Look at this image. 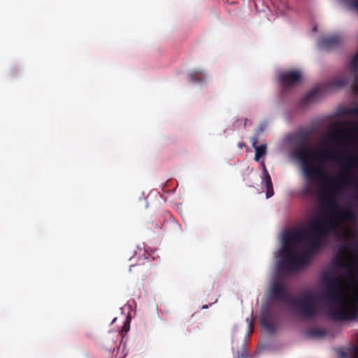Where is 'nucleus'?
Instances as JSON below:
<instances>
[{
  "instance_id": "nucleus-2",
  "label": "nucleus",
  "mask_w": 358,
  "mask_h": 358,
  "mask_svg": "<svg viewBox=\"0 0 358 358\" xmlns=\"http://www.w3.org/2000/svg\"><path fill=\"white\" fill-rule=\"evenodd\" d=\"M346 163L342 166L341 172L337 177L327 176L320 165H313L309 162L301 163L303 175L306 184L302 189L304 194H313L311 184L318 180L320 185L318 194L322 206L329 210L331 213L338 215L341 209L337 203L336 197L352 182V172L358 167V156H345Z\"/></svg>"
},
{
  "instance_id": "nucleus-25",
  "label": "nucleus",
  "mask_w": 358,
  "mask_h": 358,
  "mask_svg": "<svg viewBox=\"0 0 358 358\" xmlns=\"http://www.w3.org/2000/svg\"><path fill=\"white\" fill-rule=\"evenodd\" d=\"M208 308V305H205L202 307L203 309H206V308Z\"/></svg>"
},
{
  "instance_id": "nucleus-18",
  "label": "nucleus",
  "mask_w": 358,
  "mask_h": 358,
  "mask_svg": "<svg viewBox=\"0 0 358 358\" xmlns=\"http://www.w3.org/2000/svg\"><path fill=\"white\" fill-rule=\"evenodd\" d=\"M308 335L312 338H322L326 335L324 329L313 328L308 331Z\"/></svg>"
},
{
  "instance_id": "nucleus-7",
  "label": "nucleus",
  "mask_w": 358,
  "mask_h": 358,
  "mask_svg": "<svg viewBox=\"0 0 358 358\" xmlns=\"http://www.w3.org/2000/svg\"><path fill=\"white\" fill-rule=\"evenodd\" d=\"M301 75L297 71H288L280 73L278 76L280 83L284 87H291L299 83L301 80Z\"/></svg>"
},
{
  "instance_id": "nucleus-26",
  "label": "nucleus",
  "mask_w": 358,
  "mask_h": 358,
  "mask_svg": "<svg viewBox=\"0 0 358 358\" xmlns=\"http://www.w3.org/2000/svg\"><path fill=\"white\" fill-rule=\"evenodd\" d=\"M341 355H342V357H345L346 356V355H345V352H342V354H341Z\"/></svg>"
},
{
  "instance_id": "nucleus-14",
  "label": "nucleus",
  "mask_w": 358,
  "mask_h": 358,
  "mask_svg": "<svg viewBox=\"0 0 358 358\" xmlns=\"http://www.w3.org/2000/svg\"><path fill=\"white\" fill-rule=\"evenodd\" d=\"M260 324L269 333L274 334L277 329L276 324L270 320L267 315H262L260 317Z\"/></svg>"
},
{
  "instance_id": "nucleus-1",
  "label": "nucleus",
  "mask_w": 358,
  "mask_h": 358,
  "mask_svg": "<svg viewBox=\"0 0 358 358\" xmlns=\"http://www.w3.org/2000/svg\"><path fill=\"white\" fill-rule=\"evenodd\" d=\"M355 218L351 210H343L338 215L331 213L323 219L313 220L308 230L286 231L282 237L285 256L279 263V269L290 273L307 265L310 254L320 248L324 238L336 232L341 222Z\"/></svg>"
},
{
  "instance_id": "nucleus-24",
  "label": "nucleus",
  "mask_w": 358,
  "mask_h": 358,
  "mask_svg": "<svg viewBox=\"0 0 358 358\" xmlns=\"http://www.w3.org/2000/svg\"><path fill=\"white\" fill-rule=\"evenodd\" d=\"M353 266H355V270H356V273L358 275V262H356L353 264Z\"/></svg>"
},
{
  "instance_id": "nucleus-9",
  "label": "nucleus",
  "mask_w": 358,
  "mask_h": 358,
  "mask_svg": "<svg viewBox=\"0 0 358 358\" xmlns=\"http://www.w3.org/2000/svg\"><path fill=\"white\" fill-rule=\"evenodd\" d=\"M313 131L310 129H305L299 131L294 137L295 143L298 148L303 149L309 145Z\"/></svg>"
},
{
  "instance_id": "nucleus-21",
  "label": "nucleus",
  "mask_w": 358,
  "mask_h": 358,
  "mask_svg": "<svg viewBox=\"0 0 358 358\" xmlns=\"http://www.w3.org/2000/svg\"><path fill=\"white\" fill-rule=\"evenodd\" d=\"M347 113L350 115H357L358 116V106L357 107H353L349 108Z\"/></svg>"
},
{
  "instance_id": "nucleus-3",
  "label": "nucleus",
  "mask_w": 358,
  "mask_h": 358,
  "mask_svg": "<svg viewBox=\"0 0 358 358\" xmlns=\"http://www.w3.org/2000/svg\"><path fill=\"white\" fill-rule=\"evenodd\" d=\"M322 280L326 285V289L320 299L329 302L328 316L336 321L356 319L358 317V308L349 303L342 295L341 277H334L325 273L322 276Z\"/></svg>"
},
{
  "instance_id": "nucleus-20",
  "label": "nucleus",
  "mask_w": 358,
  "mask_h": 358,
  "mask_svg": "<svg viewBox=\"0 0 358 358\" xmlns=\"http://www.w3.org/2000/svg\"><path fill=\"white\" fill-rule=\"evenodd\" d=\"M348 6L350 10L358 12V0H349Z\"/></svg>"
},
{
  "instance_id": "nucleus-19",
  "label": "nucleus",
  "mask_w": 358,
  "mask_h": 358,
  "mask_svg": "<svg viewBox=\"0 0 358 358\" xmlns=\"http://www.w3.org/2000/svg\"><path fill=\"white\" fill-rule=\"evenodd\" d=\"M350 68L354 71H357L358 70V52L352 59L350 62Z\"/></svg>"
},
{
  "instance_id": "nucleus-6",
  "label": "nucleus",
  "mask_w": 358,
  "mask_h": 358,
  "mask_svg": "<svg viewBox=\"0 0 358 358\" xmlns=\"http://www.w3.org/2000/svg\"><path fill=\"white\" fill-rule=\"evenodd\" d=\"M270 296L273 299L280 300L288 303L292 299L289 296L285 285L278 278H275L271 282Z\"/></svg>"
},
{
  "instance_id": "nucleus-16",
  "label": "nucleus",
  "mask_w": 358,
  "mask_h": 358,
  "mask_svg": "<svg viewBox=\"0 0 358 358\" xmlns=\"http://www.w3.org/2000/svg\"><path fill=\"white\" fill-rule=\"evenodd\" d=\"M188 78L192 83H200L205 79V75L201 71H194L189 74Z\"/></svg>"
},
{
  "instance_id": "nucleus-8",
  "label": "nucleus",
  "mask_w": 358,
  "mask_h": 358,
  "mask_svg": "<svg viewBox=\"0 0 358 358\" xmlns=\"http://www.w3.org/2000/svg\"><path fill=\"white\" fill-rule=\"evenodd\" d=\"M350 133L358 134V122L354 123V127L350 129H342L331 132L328 137L324 140L325 143L339 144L340 140L343 136H347Z\"/></svg>"
},
{
  "instance_id": "nucleus-27",
  "label": "nucleus",
  "mask_w": 358,
  "mask_h": 358,
  "mask_svg": "<svg viewBox=\"0 0 358 358\" xmlns=\"http://www.w3.org/2000/svg\"><path fill=\"white\" fill-rule=\"evenodd\" d=\"M134 267V266H131V268H129V271H131V268Z\"/></svg>"
},
{
  "instance_id": "nucleus-22",
  "label": "nucleus",
  "mask_w": 358,
  "mask_h": 358,
  "mask_svg": "<svg viewBox=\"0 0 358 358\" xmlns=\"http://www.w3.org/2000/svg\"><path fill=\"white\" fill-rule=\"evenodd\" d=\"M248 353L245 351H242L238 354V358H248Z\"/></svg>"
},
{
  "instance_id": "nucleus-12",
  "label": "nucleus",
  "mask_w": 358,
  "mask_h": 358,
  "mask_svg": "<svg viewBox=\"0 0 358 358\" xmlns=\"http://www.w3.org/2000/svg\"><path fill=\"white\" fill-rule=\"evenodd\" d=\"M262 169H263L262 182L265 183V187L266 189V198L268 199L274 194L273 184H272L271 176L266 168L264 162H262Z\"/></svg>"
},
{
  "instance_id": "nucleus-11",
  "label": "nucleus",
  "mask_w": 358,
  "mask_h": 358,
  "mask_svg": "<svg viewBox=\"0 0 358 358\" xmlns=\"http://www.w3.org/2000/svg\"><path fill=\"white\" fill-rule=\"evenodd\" d=\"M340 43L341 38L337 35H333L322 38L319 45L324 49L329 50L338 46Z\"/></svg>"
},
{
  "instance_id": "nucleus-4",
  "label": "nucleus",
  "mask_w": 358,
  "mask_h": 358,
  "mask_svg": "<svg viewBox=\"0 0 358 358\" xmlns=\"http://www.w3.org/2000/svg\"><path fill=\"white\" fill-rule=\"evenodd\" d=\"M317 296L311 291L303 292L299 297L289 301L291 306L303 317L313 318L318 311Z\"/></svg>"
},
{
  "instance_id": "nucleus-28",
  "label": "nucleus",
  "mask_w": 358,
  "mask_h": 358,
  "mask_svg": "<svg viewBox=\"0 0 358 358\" xmlns=\"http://www.w3.org/2000/svg\"><path fill=\"white\" fill-rule=\"evenodd\" d=\"M357 300H358V298H357Z\"/></svg>"
},
{
  "instance_id": "nucleus-15",
  "label": "nucleus",
  "mask_w": 358,
  "mask_h": 358,
  "mask_svg": "<svg viewBox=\"0 0 358 358\" xmlns=\"http://www.w3.org/2000/svg\"><path fill=\"white\" fill-rule=\"evenodd\" d=\"M257 139L254 138L252 141V147L255 150V161L258 162L262 157H263L266 155V145L265 144H264V145L257 146Z\"/></svg>"
},
{
  "instance_id": "nucleus-5",
  "label": "nucleus",
  "mask_w": 358,
  "mask_h": 358,
  "mask_svg": "<svg viewBox=\"0 0 358 358\" xmlns=\"http://www.w3.org/2000/svg\"><path fill=\"white\" fill-rule=\"evenodd\" d=\"M295 156L301 164L309 162L310 159L317 163L324 162L329 159L341 162L343 157H345L348 155L345 150L342 151L341 155L335 156L330 150L324 149L316 151L308 145L303 149L297 150L295 152Z\"/></svg>"
},
{
  "instance_id": "nucleus-17",
  "label": "nucleus",
  "mask_w": 358,
  "mask_h": 358,
  "mask_svg": "<svg viewBox=\"0 0 358 358\" xmlns=\"http://www.w3.org/2000/svg\"><path fill=\"white\" fill-rule=\"evenodd\" d=\"M348 83V79L344 77L336 76L330 80L329 85L333 87H342L346 85Z\"/></svg>"
},
{
  "instance_id": "nucleus-13",
  "label": "nucleus",
  "mask_w": 358,
  "mask_h": 358,
  "mask_svg": "<svg viewBox=\"0 0 358 358\" xmlns=\"http://www.w3.org/2000/svg\"><path fill=\"white\" fill-rule=\"evenodd\" d=\"M320 97V90L315 87L309 91L301 99L303 105H307L317 101Z\"/></svg>"
},
{
  "instance_id": "nucleus-10",
  "label": "nucleus",
  "mask_w": 358,
  "mask_h": 358,
  "mask_svg": "<svg viewBox=\"0 0 358 358\" xmlns=\"http://www.w3.org/2000/svg\"><path fill=\"white\" fill-rule=\"evenodd\" d=\"M336 265L337 267L345 269L348 276L350 279L352 278V264L347 262V257L342 252H340L336 259Z\"/></svg>"
},
{
  "instance_id": "nucleus-23",
  "label": "nucleus",
  "mask_w": 358,
  "mask_h": 358,
  "mask_svg": "<svg viewBox=\"0 0 358 358\" xmlns=\"http://www.w3.org/2000/svg\"><path fill=\"white\" fill-rule=\"evenodd\" d=\"M352 358H358V345L354 348Z\"/></svg>"
}]
</instances>
